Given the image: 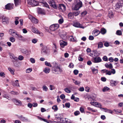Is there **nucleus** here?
I'll list each match as a JSON object with an SVG mask.
<instances>
[{
	"mask_svg": "<svg viewBox=\"0 0 123 123\" xmlns=\"http://www.w3.org/2000/svg\"><path fill=\"white\" fill-rule=\"evenodd\" d=\"M105 66L107 68H109V69H111L113 68L112 64L110 63L108 64L107 63H106L105 64Z\"/></svg>",
	"mask_w": 123,
	"mask_h": 123,
	"instance_id": "nucleus-20",
	"label": "nucleus"
},
{
	"mask_svg": "<svg viewBox=\"0 0 123 123\" xmlns=\"http://www.w3.org/2000/svg\"><path fill=\"white\" fill-rule=\"evenodd\" d=\"M0 19H2V22L3 24L6 25L8 24L9 19L8 18L2 15L0 16Z\"/></svg>",
	"mask_w": 123,
	"mask_h": 123,
	"instance_id": "nucleus-3",
	"label": "nucleus"
},
{
	"mask_svg": "<svg viewBox=\"0 0 123 123\" xmlns=\"http://www.w3.org/2000/svg\"><path fill=\"white\" fill-rule=\"evenodd\" d=\"M8 70L9 71L11 74L12 75H14V69H12L11 68H8Z\"/></svg>",
	"mask_w": 123,
	"mask_h": 123,
	"instance_id": "nucleus-41",
	"label": "nucleus"
},
{
	"mask_svg": "<svg viewBox=\"0 0 123 123\" xmlns=\"http://www.w3.org/2000/svg\"><path fill=\"white\" fill-rule=\"evenodd\" d=\"M10 93L11 94H13L14 95H18V92L13 91H11V92Z\"/></svg>",
	"mask_w": 123,
	"mask_h": 123,
	"instance_id": "nucleus-50",
	"label": "nucleus"
},
{
	"mask_svg": "<svg viewBox=\"0 0 123 123\" xmlns=\"http://www.w3.org/2000/svg\"><path fill=\"white\" fill-rule=\"evenodd\" d=\"M49 49L47 48L45 46H44L42 48L41 53L43 55L49 54Z\"/></svg>",
	"mask_w": 123,
	"mask_h": 123,
	"instance_id": "nucleus-5",
	"label": "nucleus"
},
{
	"mask_svg": "<svg viewBox=\"0 0 123 123\" xmlns=\"http://www.w3.org/2000/svg\"><path fill=\"white\" fill-rule=\"evenodd\" d=\"M30 60L31 63H34L35 62V60L34 58H31L30 59Z\"/></svg>",
	"mask_w": 123,
	"mask_h": 123,
	"instance_id": "nucleus-54",
	"label": "nucleus"
},
{
	"mask_svg": "<svg viewBox=\"0 0 123 123\" xmlns=\"http://www.w3.org/2000/svg\"><path fill=\"white\" fill-rule=\"evenodd\" d=\"M106 32V30L104 28H103L101 29L100 32L102 34H105Z\"/></svg>",
	"mask_w": 123,
	"mask_h": 123,
	"instance_id": "nucleus-27",
	"label": "nucleus"
},
{
	"mask_svg": "<svg viewBox=\"0 0 123 123\" xmlns=\"http://www.w3.org/2000/svg\"><path fill=\"white\" fill-rule=\"evenodd\" d=\"M9 40L10 41L12 42L13 43L15 42V38L13 37H11L10 38Z\"/></svg>",
	"mask_w": 123,
	"mask_h": 123,
	"instance_id": "nucleus-39",
	"label": "nucleus"
},
{
	"mask_svg": "<svg viewBox=\"0 0 123 123\" xmlns=\"http://www.w3.org/2000/svg\"><path fill=\"white\" fill-rule=\"evenodd\" d=\"M48 3L50 6H51L54 9H56L57 8V6L54 0H49L48 1Z\"/></svg>",
	"mask_w": 123,
	"mask_h": 123,
	"instance_id": "nucleus-6",
	"label": "nucleus"
},
{
	"mask_svg": "<svg viewBox=\"0 0 123 123\" xmlns=\"http://www.w3.org/2000/svg\"><path fill=\"white\" fill-rule=\"evenodd\" d=\"M121 4L120 3H117L115 6V8L116 9H118L120 7Z\"/></svg>",
	"mask_w": 123,
	"mask_h": 123,
	"instance_id": "nucleus-34",
	"label": "nucleus"
},
{
	"mask_svg": "<svg viewBox=\"0 0 123 123\" xmlns=\"http://www.w3.org/2000/svg\"><path fill=\"white\" fill-rule=\"evenodd\" d=\"M72 80L74 83L76 85H80V82L75 80L74 79H73Z\"/></svg>",
	"mask_w": 123,
	"mask_h": 123,
	"instance_id": "nucleus-32",
	"label": "nucleus"
},
{
	"mask_svg": "<svg viewBox=\"0 0 123 123\" xmlns=\"http://www.w3.org/2000/svg\"><path fill=\"white\" fill-rule=\"evenodd\" d=\"M74 73L75 75H77L79 71L78 70H75L74 71Z\"/></svg>",
	"mask_w": 123,
	"mask_h": 123,
	"instance_id": "nucleus-64",
	"label": "nucleus"
},
{
	"mask_svg": "<svg viewBox=\"0 0 123 123\" xmlns=\"http://www.w3.org/2000/svg\"><path fill=\"white\" fill-rule=\"evenodd\" d=\"M103 47V43L101 42H100L98 43V48H101Z\"/></svg>",
	"mask_w": 123,
	"mask_h": 123,
	"instance_id": "nucleus-28",
	"label": "nucleus"
},
{
	"mask_svg": "<svg viewBox=\"0 0 123 123\" xmlns=\"http://www.w3.org/2000/svg\"><path fill=\"white\" fill-rule=\"evenodd\" d=\"M40 3L43 6H45L48 8H49V6L47 2L44 1L40 2Z\"/></svg>",
	"mask_w": 123,
	"mask_h": 123,
	"instance_id": "nucleus-17",
	"label": "nucleus"
},
{
	"mask_svg": "<svg viewBox=\"0 0 123 123\" xmlns=\"http://www.w3.org/2000/svg\"><path fill=\"white\" fill-rule=\"evenodd\" d=\"M114 111L116 112L120 113L122 112V111L119 109L114 110Z\"/></svg>",
	"mask_w": 123,
	"mask_h": 123,
	"instance_id": "nucleus-59",
	"label": "nucleus"
},
{
	"mask_svg": "<svg viewBox=\"0 0 123 123\" xmlns=\"http://www.w3.org/2000/svg\"><path fill=\"white\" fill-rule=\"evenodd\" d=\"M103 60L105 61H107L108 60L107 57L106 56H104L103 58Z\"/></svg>",
	"mask_w": 123,
	"mask_h": 123,
	"instance_id": "nucleus-56",
	"label": "nucleus"
},
{
	"mask_svg": "<svg viewBox=\"0 0 123 123\" xmlns=\"http://www.w3.org/2000/svg\"><path fill=\"white\" fill-rule=\"evenodd\" d=\"M15 6H17L21 4V0H14Z\"/></svg>",
	"mask_w": 123,
	"mask_h": 123,
	"instance_id": "nucleus-19",
	"label": "nucleus"
},
{
	"mask_svg": "<svg viewBox=\"0 0 123 123\" xmlns=\"http://www.w3.org/2000/svg\"><path fill=\"white\" fill-rule=\"evenodd\" d=\"M37 39L35 38L33 39L32 40V42L34 43H36L37 42Z\"/></svg>",
	"mask_w": 123,
	"mask_h": 123,
	"instance_id": "nucleus-57",
	"label": "nucleus"
},
{
	"mask_svg": "<svg viewBox=\"0 0 123 123\" xmlns=\"http://www.w3.org/2000/svg\"><path fill=\"white\" fill-rule=\"evenodd\" d=\"M59 27V25L58 24H56L51 25L49 27L50 30L52 31H55V33H51V34H53L54 36H56L58 34V31L57 30H56Z\"/></svg>",
	"mask_w": 123,
	"mask_h": 123,
	"instance_id": "nucleus-1",
	"label": "nucleus"
},
{
	"mask_svg": "<svg viewBox=\"0 0 123 123\" xmlns=\"http://www.w3.org/2000/svg\"><path fill=\"white\" fill-rule=\"evenodd\" d=\"M64 22V20L63 18H62L60 19H59L58 20L59 23L60 24H62Z\"/></svg>",
	"mask_w": 123,
	"mask_h": 123,
	"instance_id": "nucleus-46",
	"label": "nucleus"
},
{
	"mask_svg": "<svg viewBox=\"0 0 123 123\" xmlns=\"http://www.w3.org/2000/svg\"><path fill=\"white\" fill-rule=\"evenodd\" d=\"M32 31L33 32L38 34H41V36L43 35V34L42 32L39 31L35 27H33L32 28Z\"/></svg>",
	"mask_w": 123,
	"mask_h": 123,
	"instance_id": "nucleus-13",
	"label": "nucleus"
},
{
	"mask_svg": "<svg viewBox=\"0 0 123 123\" xmlns=\"http://www.w3.org/2000/svg\"><path fill=\"white\" fill-rule=\"evenodd\" d=\"M65 106L66 107L69 108L70 106V104L69 103H67L65 104Z\"/></svg>",
	"mask_w": 123,
	"mask_h": 123,
	"instance_id": "nucleus-51",
	"label": "nucleus"
},
{
	"mask_svg": "<svg viewBox=\"0 0 123 123\" xmlns=\"http://www.w3.org/2000/svg\"><path fill=\"white\" fill-rule=\"evenodd\" d=\"M87 109L88 110L91 111L92 112H95L96 111V110H95L93 109H92L90 107H88L87 108Z\"/></svg>",
	"mask_w": 123,
	"mask_h": 123,
	"instance_id": "nucleus-36",
	"label": "nucleus"
},
{
	"mask_svg": "<svg viewBox=\"0 0 123 123\" xmlns=\"http://www.w3.org/2000/svg\"><path fill=\"white\" fill-rule=\"evenodd\" d=\"M14 4L13 3H9L5 6V8L6 9L10 10L13 8Z\"/></svg>",
	"mask_w": 123,
	"mask_h": 123,
	"instance_id": "nucleus-7",
	"label": "nucleus"
},
{
	"mask_svg": "<svg viewBox=\"0 0 123 123\" xmlns=\"http://www.w3.org/2000/svg\"><path fill=\"white\" fill-rule=\"evenodd\" d=\"M111 83L112 86H115L116 85L117 82L116 81L111 80Z\"/></svg>",
	"mask_w": 123,
	"mask_h": 123,
	"instance_id": "nucleus-33",
	"label": "nucleus"
},
{
	"mask_svg": "<svg viewBox=\"0 0 123 123\" xmlns=\"http://www.w3.org/2000/svg\"><path fill=\"white\" fill-rule=\"evenodd\" d=\"M80 110L81 112L83 113L84 112V109L82 107L80 108Z\"/></svg>",
	"mask_w": 123,
	"mask_h": 123,
	"instance_id": "nucleus-60",
	"label": "nucleus"
},
{
	"mask_svg": "<svg viewBox=\"0 0 123 123\" xmlns=\"http://www.w3.org/2000/svg\"><path fill=\"white\" fill-rule=\"evenodd\" d=\"M46 74L48 73L50 71V69L49 68H45L43 71Z\"/></svg>",
	"mask_w": 123,
	"mask_h": 123,
	"instance_id": "nucleus-30",
	"label": "nucleus"
},
{
	"mask_svg": "<svg viewBox=\"0 0 123 123\" xmlns=\"http://www.w3.org/2000/svg\"><path fill=\"white\" fill-rule=\"evenodd\" d=\"M12 101L17 105L20 106L22 105L21 102L18 100L14 98L13 99Z\"/></svg>",
	"mask_w": 123,
	"mask_h": 123,
	"instance_id": "nucleus-11",
	"label": "nucleus"
},
{
	"mask_svg": "<svg viewBox=\"0 0 123 123\" xmlns=\"http://www.w3.org/2000/svg\"><path fill=\"white\" fill-rule=\"evenodd\" d=\"M75 11H76L73 12V15L75 16H77L80 14V12L78 10H75Z\"/></svg>",
	"mask_w": 123,
	"mask_h": 123,
	"instance_id": "nucleus-24",
	"label": "nucleus"
},
{
	"mask_svg": "<svg viewBox=\"0 0 123 123\" xmlns=\"http://www.w3.org/2000/svg\"><path fill=\"white\" fill-rule=\"evenodd\" d=\"M10 31H11V35L12 36L16 37V36L18 33H17V32L16 31H15L13 29H10Z\"/></svg>",
	"mask_w": 123,
	"mask_h": 123,
	"instance_id": "nucleus-15",
	"label": "nucleus"
},
{
	"mask_svg": "<svg viewBox=\"0 0 123 123\" xmlns=\"http://www.w3.org/2000/svg\"><path fill=\"white\" fill-rule=\"evenodd\" d=\"M58 68L59 67L58 66L55 67L54 68V71L55 72H58Z\"/></svg>",
	"mask_w": 123,
	"mask_h": 123,
	"instance_id": "nucleus-53",
	"label": "nucleus"
},
{
	"mask_svg": "<svg viewBox=\"0 0 123 123\" xmlns=\"http://www.w3.org/2000/svg\"><path fill=\"white\" fill-rule=\"evenodd\" d=\"M42 88L44 91L45 92H47L48 90V88L45 85H43V86Z\"/></svg>",
	"mask_w": 123,
	"mask_h": 123,
	"instance_id": "nucleus-40",
	"label": "nucleus"
},
{
	"mask_svg": "<svg viewBox=\"0 0 123 123\" xmlns=\"http://www.w3.org/2000/svg\"><path fill=\"white\" fill-rule=\"evenodd\" d=\"M52 109L55 110V111H57L58 109L57 106L56 105H55L53 106L52 107Z\"/></svg>",
	"mask_w": 123,
	"mask_h": 123,
	"instance_id": "nucleus-48",
	"label": "nucleus"
},
{
	"mask_svg": "<svg viewBox=\"0 0 123 123\" xmlns=\"http://www.w3.org/2000/svg\"><path fill=\"white\" fill-rule=\"evenodd\" d=\"M73 26L77 27L83 28V27H82L81 25L79 22H76L74 23L73 24Z\"/></svg>",
	"mask_w": 123,
	"mask_h": 123,
	"instance_id": "nucleus-18",
	"label": "nucleus"
},
{
	"mask_svg": "<svg viewBox=\"0 0 123 123\" xmlns=\"http://www.w3.org/2000/svg\"><path fill=\"white\" fill-rule=\"evenodd\" d=\"M102 109L105 110V112L112 114L113 113V111L111 110H109L106 108H102Z\"/></svg>",
	"mask_w": 123,
	"mask_h": 123,
	"instance_id": "nucleus-21",
	"label": "nucleus"
},
{
	"mask_svg": "<svg viewBox=\"0 0 123 123\" xmlns=\"http://www.w3.org/2000/svg\"><path fill=\"white\" fill-rule=\"evenodd\" d=\"M11 59H13L15 61H17L18 60V58L15 57L14 55H11Z\"/></svg>",
	"mask_w": 123,
	"mask_h": 123,
	"instance_id": "nucleus-35",
	"label": "nucleus"
},
{
	"mask_svg": "<svg viewBox=\"0 0 123 123\" xmlns=\"http://www.w3.org/2000/svg\"><path fill=\"white\" fill-rule=\"evenodd\" d=\"M102 60L99 57H96L94 59V62L95 63H98L101 62Z\"/></svg>",
	"mask_w": 123,
	"mask_h": 123,
	"instance_id": "nucleus-16",
	"label": "nucleus"
},
{
	"mask_svg": "<svg viewBox=\"0 0 123 123\" xmlns=\"http://www.w3.org/2000/svg\"><path fill=\"white\" fill-rule=\"evenodd\" d=\"M109 89V88L107 87H105L102 90V91L104 92L107 91Z\"/></svg>",
	"mask_w": 123,
	"mask_h": 123,
	"instance_id": "nucleus-43",
	"label": "nucleus"
},
{
	"mask_svg": "<svg viewBox=\"0 0 123 123\" xmlns=\"http://www.w3.org/2000/svg\"><path fill=\"white\" fill-rule=\"evenodd\" d=\"M28 3L30 6H35L39 5L38 1L35 0H27Z\"/></svg>",
	"mask_w": 123,
	"mask_h": 123,
	"instance_id": "nucleus-4",
	"label": "nucleus"
},
{
	"mask_svg": "<svg viewBox=\"0 0 123 123\" xmlns=\"http://www.w3.org/2000/svg\"><path fill=\"white\" fill-rule=\"evenodd\" d=\"M59 44L61 47L64 48L65 46L67 45L68 43L67 42L61 40L59 41Z\"/></svg>",
	"mask_w": 123,
	"mask_h": 123,
	"instance_id": "nucleus-10",
	"label": "nucleus"
},
{
	"mask_svg": "<svg viewBox=\"0 0 123 123\" xmlns=\"http://www.w3.org/2000/svg\"><path fill=\"white\" fill-rule=\"evenodd\" d=\"M16 37H17L18 38V39L21 40L23 41V37L21 35L19 34L18 33Z\"/></svg>",
	"mask_w": 123,
	"mask_h": 123,
	"instance_id": "nucleus-25",
	"label": "nucleus"
},
{
	"mask_svg": "<svg viewBox=\"0 0 123 123\" xmlns=\"http://www.w3.org/2000/svg\"><path fill=\"white\" fill-rule=\"evenodd\" d=\"M90 89V88L88 86L86 87L85 88V90L87 92H89V90Z\"/></svg>",
	"mask_w": 123,
	"mask_h": 123,
	"instance_id": "nucleus-63",
	"label": "nucleus"
},
{
	"mask_svg": "<svg viewBox=\"0 0 123 123\" xmlns=\"http://www.w3.org/2000/svg\"><path fill=\"white\" fill-rule=\"evenodd\" d=\"M20 51L24 54H25L27 52V50L25 49L22 48L20 49Z\"/></svg>",
	"mask_w": 123,
	"mask_h": 123,
	"instance_id": "nucleus-42",
	"label": "nucleus"
},
{
	"mask_svg": "<svg viewBox=\"0 0 123 123\" xmlns=\"http://www.w3.org/2000/svg\"><path fill=\"white\" fill-rule=\"evenodd\" d=\"M91 69L92 70V73L93 74H95L98 73V69H96L95 68H92Z\"/></svg>",
	"mask_w": 123,
	"mask_h": 123,
	"instance_id": "nucleus-31",
	"label": "nucleus"
},
{
	"mask_svg": "<svg viewBox=\"0 0 123 123\" xmlns=\"http://www.w3.org/2000/svg\"><path fill=\"white\" fill-rule=\"evenodd\" d=\"M0 76L2 78H4L5 77V74L3 72H1L0 73Z\"/></svg>",
	"mask_w": 123,
	"mask_h": 123,
	"instance_id": "nucleus-52",
	"label": "nucleus"
},
{
	"mask_svg": "<svg viewBox=\"0 0 123 123\" xmlns=\"http://www.w3.org/2000/svg\"><path fill=\"white\" fill-rule=\"evenodd\" d=\"M45 64L46 66L50 67H51L52 66L51 65L50 63L46 61L45 62Z\"/></svg>",
	"mask_w": 123,
	"mask_h": 123,
	"instance_id": "nucleus-47",
	"label": "nucleus"
},
{
	"mask_svg": "<svg viewBox=\"0 0 123 123\" xmlns=\"http://www.w3.org/2000/svg\"><path fill=\"white\" fill-rule=\"evenodd\" d=\"M90 104L92 105L98 107L100 109H102V108H103L101 107L102 105L100 103L98 102H96L94 103V102H91Z\"/></svg>",
	"mask_w": 123,
	"mask_h": 123,
	"instance_id": "nucleus-12",
	"label": "nucleus"
},
{
	"mask_svg": "<svg viewBox=\"0 0 123 123\" xmlns=\"http://www.w3.org/2000/svg\"><path fill=\"white\" fill-rule=\"evenodd\" d=\"M65 96L64 94H62L60 96L61 98L62 99H63L65 98Z\"/></svg>",
	"mask_w": 123,
	"mask_h": 123,
	"instance_id": "nucleus-61",
	"label": "nucleus"
},
{
	"mask_svg": "<svg viewBox=\"0 0 123 123\" xmlns=\"http://www.w3.org/2000/svg\"><path fill=\"white\" fill-rule=\"evenodd\" d=\"M101 80L104 82L106 81V78L105 77H102L101 78Z\"/></svg>",
	"mask_w": 123,
	"mask_h": 123,
	"instance_id": "nucleus-62",
	"label": "nucleus"
},
{
	"mask_svg": "<svg viewBox=\"0 0 123 123\" xmlns=\"http://www.w3.org/2000/svg\"><path fill=\"white\" fill-rule=\"evenodd\" d=\"M100 33L99 31L97 29H95L92 31V34L94 36L98 35Z\"/></svg>",
	"mask_w": 123,
	"mask_h": 123,
	"instance_id": "nucleus-14",
	"label": "nucleus"
},
{
	"mask_svg": "<svg viewBox=\"0 0 123 123\" xmlns=\"http://www.w3.org/2000/svg\"><path fill=\"white\" fill-rule=\"evenodd\" d=\"M116 34L120 36L122 35V31L119 30L117 31Z\"/></svg>",
	"mask_w": 123,
	"mask_h": 123,
	"instance_id": "nucleus-38",
	"label": "nucleus"
},
{
	"mask_svg": "<svg viewBox=\"0 0 123 123\" xmlns=\"http://www.w3.org/2000/svg\"><path fill=\"white\" fill-rule=\"evenodd\" d=\"M18 80H16L15 81V83H13V85L14 86H17L18 87H20V86L19 83L18 82Z\"/></svg>",
	"mask_w": 123,
	"mask_h": 123,
	"instance_id": "nucleus-26",
	"label": "nucleus"
},
{
	"mask_svg": "<svg viewBox=\"0 0 123 123\" xmlns=\"http://www.w3.org/2000/svg\"><path fill=\"white\" fill-rule=\"evenodd\" d=\"M58 7L60 11H64L66 10V6L63 4H59Z\"/></svg>",
	"mask_w": 123,
	"mask_h": 123,
	"instance_id": "nucleus-9",
	"label": "nucleus"
},
{
	"mask_svg": "<svg viewBox=\"0 0 123 123\" xmlns=\"http://www.w3.org/2000/svg\"><path fill=\"white\" fill-rule=\"evenodd\" d=\"M28 17L29 19L34 24H37L38 22V20L32 16L29 15Z\"/></svg>",
	"mask_w": 123,
	"mask_h": 123,
	"instance_id": "nucleus-8",
	"label": "nucleus"
},
{
	"mask_svg": "<svg viewBox=\"0 0 123 123\" xmlns=\"http://www.w3.org/2000/svg\"><path fill=\"white\" fill-rule=\"evenodd\" d=\"M80 114V111H75L74 113V115L75 116H77L79 115Z\"/></svg>",
	"mask_w": 123,
	"mask_h": 123,
	"instance_id": "nucleus-44",
	"label": "nucleus"
},
{
	"mask_svg": "<svg viewBox=\"0 0 123 123\" xmlns=\"http://www.w3.org/2000/svg\"><path fill=\"white\" fill-rule=\"evenodd\" d=\"M64 120H65V123H72L73 122L72 121L67 118H65V119Z\"/></svg>",
	"mask_w": 123,
	"mask_h": 123,
	"instance_id": "nucleus-37",
	"label": "nucleus"
},
{
	"mask_svg": "<svg viewBox=\"0 0 123 123\" xmlns=\"http://www.w3.org/2000/svg\"><path fill=\"white\" fill-rule=\"evenodd\" d=\"M94 39V37L92 36H90L89 37V39L90 40H93Z\"/></svg>",
	"mask_w": 123,
	"mask_h": 123,
	"instance_id": "nucleus-58",
	"label": "nucleus"
},
{
	"mask_svg": "<svg viewBox=\"0 0 123 123\" xmlns=\"http://www.w3.org/2000/svg\"><path fill=\"white\" fill-rule=\"evenodd\" d=\"M74 3L75 6L72 8L73 10H78L82 6V2L80 0H75Z\"/></svg>",
	"mask_w": 123,
	"mask_h": 123,
	"instance_id": "nucleus-2",
	"label": "nucleus"
},
{
	"mask_svg": "<svg viewBox=\"0 0 123 123\" xmlns=\"http://www.w3.org/2000/svg\"><path fill=\"white\" fill-rule=\"evenodd\" d=\"M74 16L73 13L71 12L69 13L68 14V18L70 19H73L74 17Z\"/></svg>",
	"mask_w": 123,
	"mask_h": 123,
	"instance_id": "nucleus-22",
	"label": "nucleus"
},
{
	"mask_svg": "<svg viewBox=\"0 0 123 123\" xmlns=\"http://www.w3.org/2000/svg\"><path fill=\"white\" fill-rule=\"evenodd\" d=\"M70 40L72 41H76V38L75 37H73L72 36H70L69 37Z\"/></svg>",
	"mask_w": 123,
	"mask_h": 123,
	"instance_id": "nucleus-29",
	"label": "nucleus"
},
{
	"mask_svg": "<svg viewBox=\"0 0 123 123\" xmlns=\"http://www.w3.org/2000/svg\"><path fill=\"white\" fill-rule=\"evenodd\" d=\"M65 91L67 93H70L71 92L70 90L68 88H66L64 89Z\"/></svg>",
	"mask_w": 123,
	"mask_h": 123,
	"instance_id": "nucleus-55",
	"label": "nucleus"
},
{
	"mask_svg": "<svg viewBox=\"0 0 123 123\" xmlns=\"http://www.w3.org/2000/svg\"><path fill=\"white\" fill-rule=\"evenodd\" d=\"M32 70V69L31 68H29L26 70V73H29Z\"/></svg>",
	"mask_w": 123,
	"mask_h": 123,
	"instance_id": "nucleus-49",
	"label": "nucleus"
},
{
	"mask_svg": "<svg viewBox=\"0 0 123 123\" xmlns=\"http://www.w3.org/2000/svg\"><path fill=\"white\" fill-rule=\"evenodd\" d=\"M18 117L21 120L23 121H24L27 120V118L23 116H19Z\"/></svg>",
	"mask_w": 123,
	"mask_h": 123,
	"instance_id": "nucleus-23",
	"label": "nucleus"
},
{
	"mask_svg": "<svg viewBox=\"0 0 123 123\" xmlns=\"http://www.w3.org/2000/svg\"><path fill=\"white\" fill-rule=\"evenodd\" d=\"M24 59V57L23 56L20 55H19L18 58V59L20 61H22Z\"/></svg>",
	"mask_w": 123,
	"mask_h": 123,
	"instance_id": "nucleus-45",
	"label": "nucleus"
}]
</instances>
